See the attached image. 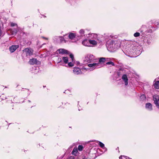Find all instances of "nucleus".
I'll return each mask as SVG.
<instances>
[{"label":"nucleus","instance_id":"1","mask_svg":"<svg viewBox=\"0 0 159 159\" xmlns=\"http://www.w3.org/2000/svg\"><path fill=\"white\" fill-rule=\"evenodd\" d=\"M106 61V59L104 57H101L99 58V62L98 63H95L92 64H89L88 66L90 68V69H87L85 67H83L81 69L82 71L85 70H92L96 68H99L102 66V63Z\"/></svg>","mask_w":159,"mask_h":159},{"label":"nucleus","instance_id":"2","mask_svg":"<svg viewBox=\"0 0 159 159\" xmlns=\"http://www.w3.org/2000/svg\"><path fill=\"white\" fill-rule=\"evenodd\" d=\"M90 37L91 39L89 40L90 47H93L96 46L99 42L97 34H92Z\"/></svg>","mask_w":159,"mask_h":159},{"label":"nucleus","instance_id":"3","mask_svg":"<svg viewBox=\"0 0 159 159\" xmlns=\"http://www.w3.org/2000/svg\"><path fill=\"white\" fill-rule=\"evenodd\" d=\"M121 42L120 40L115 39L111 40L110 44L108 45L109 48L112 49L117 48L120 47Z\"/></svg>","mask_w":159,"mask_h":159},{"label":"nucleus","instance_id":"4","mask_svg":"<svg viewBox=\"0 0 159 159\" xmlns=\"http://www.w3.org/2000/svg\"><path fill=\"white\" fill-rule=\"evenodd\" d=\"M95 59V57L93 55L89 54L85 57L84 61L85 62H91L94 61Z\"/></svg>","mask_w":159,"mask_h":159},{"label":"nucleus","instance_id":"5","mask_svg":"<svg viewBox=\"0 0 159 159\" xmlns=\"http://www.w3.org/2000/svg\"><path fill=\"white\" fill-rule=\"evenodd\" d=\"M24 52H25L27 56L32 55L33 52V50L31 48H27L23 50Z\"/></svg>","mask_w":159,"mask_h":159},{"label":"nucleus","instance_id":"6","mask_svg":"<svg viewBox=\"0 0 159 159\" xmlns=\"http://www.w3.org/2000/svg\"><path fill=\"white\" fill-rule=\"evenodd\" d=\"M153 99L156 106L158 108H159V105L158 103L159 96L157 95H155L153 96Z\"/></svg>","mask_w":159,"mask_h":159},{"label":"nucleus","instance_id":"7","mask_svg":"<svg viewBox=\"0 0 159 159\" xmlns=\"http://www.w3.org/2000/svg\"><path fill=\"white\" fill-rule=\"evenodd\" d=\"M18 47V45H12L10 47L9 50L11 52H13Z\"/></svg>","mask_w":159,"mask_h":159},{"label":"nucleus","instance_id":"8","mask_svg":"<svg viewBox=\"0 0 159 159\" xmlns=\"http://www.w3.org/2000/svg\"><path fill=\"white\" fill-rule=\"evenodd\" d=\"M73 72L75 74L79 75L81 73V70L78 67H75L74 68Z\"/></svg>","mask_w":159,"mask_h":159},{"label":"nucleus","instance_id":"9","mask_svg":"<svg viewBox=\"0 0 159 159\" xmlns=\"http://www.w3.org/2000/svg\"><path fill=\"white\" fill-rule=\"evenodd\" d=\"M122 79L124 80L125 82V85H128V79L126 75H124L122 76Z\"/></svg>","mask_w":159,"mask_h":159},{"label":"nucleus","instance_id":"10","mask_svg":"<svg viewBox=\"0 0 159 159\" xmlns=\"http://www.w3.org/2000/svg\"><path fill=\"white\" fill-rule=\"evenodd\" d=\"M146 108L148 111L152 110V106L150 103H147L146 104Z\"/></svg>","mask_w":159,"mask_h":159},{"label":"nucleus","instance_id":"11","mask_svg":"<svg viewBox=\"0 0 159 159\" xmlns=\"http://www.w3.org/2000/svg\"><path fill=\"white\" fill-rule=\"evenodd\" d=\"M82 44L86 46L90 47L89 40L85 39L82 42Z\"/></svg>","mask_w":159,"mask_h":159},{"label":"nucleus","instance_id":"12","mask_svg":"<svg viewBox=\"0 0 159 159\" xmlns=\"http://www.w3.org/2000/svg\"><path fill=\"white\" fill-rule=\"evenodd\" d=\"M57 51L59 53L66 54L68 53V51L64 49H59L57 50Z\"/></svg>","mask_w":159,"mask_h":159},{"label":"nucleus","instance_id":"13","mask_svg":"<svg viewBox=\"0 0 159 159\" xmlns=\"http://www.w3.org/2000/svg\"><path fill=\"white\" fill-rule=\"evenodd\" d=\"M37 60L36 59L33 58L30 59L29 61V63L30 64L34 65L37 64Z\"/></svg>","mask_w":159,"mask_h":159},{"label":"nucleus","instance_id":"14","mask_svg":"<svg viewBox=\"0 0 159 159\" xmlns=\"http://www.w3.org/2000/svg\"><path fill=\"white\" fill-rule=\"evenodd\" d=\"M154 87L156 89H159V80L156 81V79H155L154 81Z\"/></svg>","mask_w":159,"mask_h":159},{"label":"nucleus","instance_id":"15","mask_svg":"<svg viewBox=\"0 0 159 159\" xmlns=\"http://www.w3.org/2000/svg\"><path fill=\"white\" fill-rule=\"evenodd\" d=\"M75 33H69V39L72 40L74 39L75 37Z\"/></svg>","mask_w":159,"mask_h":159},{"label":"nucleus","instance_id":"16","mask_svg":"<svg viewBox=\"0 0 159 159\" xmlns=\"http://www.w3.org/2000/svg\"><path fill=\"white\" fill-rule=\"evenodd\" d=\"M62 60L63 62L66 64L68 63V58L67 57H62Z\"/></svg>","mask_w":159,"mask_h":159},{"label":"nucleus","instance_id":"17","mask_svg":"<svg viewBox=\"0 0 159 159\" xmlns=\"http://www.w3.org/2000/svg\"><path fill=\"white\" fill-rule=\"evenodd\" d=\"M11 32L12 34H15L17 32V30L16 29L11 30Z\"/></svg>","mask_w":159,"mask_h":159},{"label":"nucleus","instance_id":"18","mask_svg":"<svg viewBox=\"0 0 159 159\" xmlns=\"http://www.w3.org/2000/svg\"><path fill=\"white\" fill-rule=\"evenodd\" d=\"M77 152H78V150H77V148H74L72 152V154L75 155L76 154H77Z\"/></svg>","mask_w":159,"mask_h":159},{"label":"nucleus","instance_id":"19","mask_svg":"<svg viewBox=\"0 0 159 159\" xmlns=\"http://www.w3.org/2000/svg\"><path fill=\"white\" fill-rule=\"evenodd\" d=\"M56 37H58L59 40L61 42H62L64 40V38L62 37L55 36V38H56Z\"/></svg>","mask_w":159,"mask_h":159},{"label":"nucleus","instance_id":"20","mask_svg":"<svg viewBox=\"0 0 159 159\" xmlns=\"http://www.w3.org/2000/svg\"><path fill=\"white\" fill-rule=\"evenodd\" d=\"M98 144L102 148H103L104 147V145L101 142H98Z\"/></svg>","mask_w":159,"mask_h":159},{"label":"nucleus","instance_id":"21","mask_svg":"<svg viewBox=\"0 0 159 159\" xmlns=\"http://www.w3.org/2000/svg\"><path fill=\"white\" fill-rule=\"evenodd\" d=\"M120 159H129V158L125 156H121L119 157Z\"/></svg>","mask_w":159,"mask_h":159},{"label":"nucleus","instance_id":"22","mask_svg":"<svg viewBox=\"0 0 159 159\" xmlns=\"http://www.w3.org/2000/svg\"><path fill=\"white\" fill-rule=\"evenodd\" d=\"M79 33L81 35H82L84 33V30H81L80 31Z\"/></svg>","mask_w":159,"mask_h":159},{"label":"nucleus","instance_id":"23","mask_svg":"<svg viewBox=\"0 0 159 159\" xmlns=\"http://www.w3.org/2000/svg\"><path fill=\"white\" fill-rule=\"evenodd\" d=\"M134 36L135 37H137L140 35V33L139 32H136L134 34Z\"/></svg>","mask_w":159,"mask_h":159},{"label":"nucleus","instance_id":"24","mask_svg":"<svg viewBox=\"0 0 159 159\" xmlns=\"http://www.w3.org/2000/svg\"><path fill=\"white\" fill-rule=\"evenodd\" d=\"M78 149L80 151H81L83 148V147L82 145H79L78 148Z\"/></svg>","mask_w":159,"mask_h":159},{"label":"nucleus","instance_id":"25","mask_svg":"<svg viewBox=\"0 0 159 159\" xmlns=\"http://www.w3.org/2000/svg\"><path fill=\"white\" fill-rule=\"evenodd\" d=\"M106 64L107 65H111L112 66H114V63L113 62H112L111 61H110V62H107L106 63Z\"/></svg>","mask_w":159,"mask_h":159},{"label":"nucleus","instance_id":"26","mask_svg":"<svg viewBox=\"0 0 159 159\" xmlns=\"http://www.w3.org/2000/svg\"><path fill=\"white\" fill-rule=\"evenodd\" d=\"M68 65L69 67H72L74 66V64L71 62L68 63Z\"/></svg>","mask_w":159,"mask_h":159},{"label":"nucleus","instance_id":"27","mask_svg":"<svg viewBox=\"0 0 159 159\" xmlns=\"http://www.w3.org/2000/svg\"><path fill=\"white\" fill-rule=\"evenodd\" d=\"M70 57L72 61H74V56H73V55L72 54H70Z\"/></svg>","mask_w":159,"mask_h":159},{"label":"nucleus","instance_id":"28","mask_svg":"<svg viewBox=\"0 0 159 159\" xmlns=\"http://www.w3.org/2000/svg\"><path fill=\"white\" fill-rule=\"evenodd\" d=\"M140 98L141 99H145V95H142L141 97H140Z\"/></svg>","mask_w":159,"mask_h":159},{"label":"nucleus","instance_id":"29","mask_svg":"<svg viewBox=\"0 0 159 159\" xmlns=\"http://www.w3.org/2000/svg\"><path fill=\"white\" fill-rule=\"evenodd\" d=\"M54 40H55L57 41H59V39L58 37H56V38H55V37H54Z\"/></svg>","mask_w":159,"mask_h":159},{"label":"nucleus","instance_id":"30","mask_svg":"<svg viewBox=\"0 0 159 159\" xmlns=\"http://www.w3.org/2000/svg\"><path fill=\"white\" fill-rule=\"evenodd\" d=\"M15 25H16V24L15 23H12L11 24V26H15Z\"/></svg>","mask_w":159,"mask_h":159},{"label":"nucleus","instance_id":"31","mask_svg":"<svg viewBox=\"0 0 159 159\" xmlns=\"http://www.w3.org/2000/svg\"><path fill=\"white\" fill-rule=\"evenodd\" d=\"M58 61H59L58 63L61 62V58H58Z\"/></svg>","mask_w":159,"mask_h":159},{"label":"nucleus","instance_id":"32","mask_svg":"<svg viewBox=\"0 0 159 159\" xmlns=\"http://www.w3.org/2000/svg\"><path fill=\"white\" fill-rule=\"evenodd\" d=\"M1 35H2L1 31V30H0V37L1 36Z\"/></svg>","mask_w":159,"mask_h":159},{"label":"nucleus","instance_id":"33","mask_svg":"<svg viewBox=\"0 0 159 159\" xmlns=\"http://www.w3.org/2000/svg\"><path fill=\"white\" fill-rule=\"evenodd\" d=\"M44 39H48V38H44V37H43Z\"/></svg>","mask_w":159,"mask_h":159},{"label":"nucleus","instance_id":"34","mask_svg":"<svg viewBox=\"0 0 159 159\" xmlns=\"http://www.w3.org/2000/svg\"><path fill=\"white\" fill-rule=\"evenodd\" d=\"M113 37V36H110V38H112Z\"/></svg>","mask_w":159,"mask_h":159},{"label":"nucleus","instance_id":"35","mask_svg":"<svg viewBox=\"0 0 159 159\" xmlns=\"http://www.w3.org/2000/svg\"><path fill=\"white\" fill-rule=\"evenodd\" d=\"M107 44H108V42H107Z\"/></svg>","mask_w":159,"mask_h":159}]
</instances>
